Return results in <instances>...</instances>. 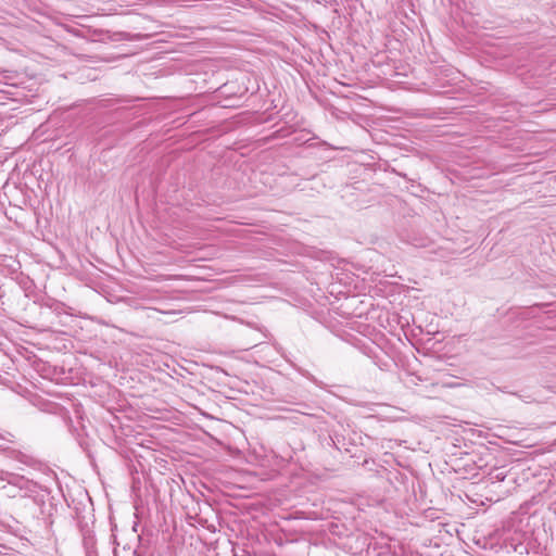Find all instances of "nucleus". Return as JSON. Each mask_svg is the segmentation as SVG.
Masks as SVG:
<instances>
[{
	"label": "nucleus",
	"instance_id": "f257e3e1",
	"mask_svg": "<svg viewBox=\"0 0 556 556\" xmlns=\"http://www.w3.org/2000/svg\"><path fill=\"white\" fill-rule=\"evenodd\" d=\"M490 479L492 482H502L506 478V473L504 471H501L500 469H495L489 473Z\"/></svg>",
	"mask_w": 556,
	"mask_h": 556
},
{
	"label": "nucleus",
	"instance_id": "f03ea898",
	"mask_svg": "<svg viewBox=\"0 0 556 556\" xmlns=\"http://www.w3.org/2000/svg\"><path fill=\"white\" fill-rule=\"evenodd\" d=\"M498 390H500L501 392H504V393H508V394L517 395V396H519L520 399H522L525 402H532V401H533V399H532L531 396H529V395H528V396L519 395V394H517V393H515V392H511V391L507 390V388H498Z\"/></svg>",
	"mask_w": 556,
	"mask_h": 556
},
{
	"label": "nucleus",
	"instance_id": "7ed1b4c3",
	"mask_svg": "<svg viewBox=\"0 0 556 556\" xmlns=\"http://www.w3.org/2000/svg\"><path fill=\"white\" fill-rule=\"evenodd\" d=\"M18 456H21V460L23 462L22 457L23 458L25 457L24 454L18 453ZM24 463H26V462L24 460Z\"/></svg>",
	"mask_w": 556,
	"mask_h": 556
}]
</instances>
